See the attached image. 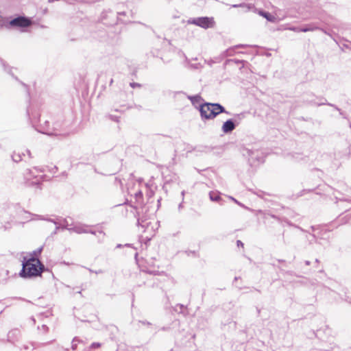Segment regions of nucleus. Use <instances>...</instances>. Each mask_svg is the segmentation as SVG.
<instances>
[{"mask_svg":"<svg viewBox=\"0 0 351 351\" xmlns=\"http://www.w3.org/2000/svg\"><path fill=\"white\" fill-rule=\"evenodd\" d=\"M42 248L34 250L31 254V257L23 263V268L20 272V276L23 278H31L40 276L44 271L45 267L41 263L38 256H40Z\"/></svg>","mask_w":351,"mask_h":351,"instance_id":"nucleus-1","label":"nucleus"},{"mask_svg":"<svg viewBox=\"0 0 351 351\" xmlns=\"http://www.w3.org/2000/svg\"><path fill=\"white\" fill-rule=\"evenodd\" d=\"M200 114L206 119H214L224 111V108L218 104L206 103L200 106Z\"/></svg>","mask_w":351,"mask_h":351,"instance_id":"nucleus-2","label":"nucleus"},{"mask_svg":"<svg viewBox=\"0 0 351 351\" xmlns=\"http://www.w3.org/2000/svg\"><path fill=\"white\" fill-rule=\"evenodd\" d=\"M190 24H193L204 29L213 28L215 25V21L213 17H199L189 20L188 21Z\"/></svg>","mask_w":351,"mask_h":351,"instance_id":"nucleus-3","label":"nucleus"},{"mask_svg":"<svg viewBox=\"0 0 351 351\" xmlns=\"http://www.w3.org/2000/svg\"><path fill=\"white\" fill-rule=\"evenodd\" d=\"M10 25L12 27H27L32 25V21L26 17L19 16L10 21Z\"/></svg>","mask_w":351,"mask_h":351,"instance_id":"nucleus-4","label":"nucleus"},{"mask_svg":"<svg viewBox=\"0 0 351 351\" xmlns=\"http://www.w3.org/2000/svg\"><path fill=\"white\" fill-rule=\"evenodd\" d=\"M140 183H134L133 187L130 189L129 193H131V195H134L136 201L139 202L143 200V195L142 191L139 189Z\"/></svg>","mask_w":351,"mask_h":351,"instance_id":"nucleus-5","label":"nucleus"},{"mask_svg":"<svg viewBox=\"0 0 351 351\" xmlns=\"http://www.w3.org/2000/svg\"><path fill=\"white\" fill-rule=\"evenodd\" d=\"M234 123L231 120H228L223 123L222 126V130L223 132L228 133L232 132L234 129Z\"/></svg>","mask_w":351,"mask_h":351,"instance_id":"nucleus-6","label":"nucleus"},{"mask_svg":"<svg viewBox=\"0 0 351 351\" xmlns=\"http://www.w3.org/2000/svg\"><path fill=\"white\" fill-rule=\"evenodd\" d=\"M260 14L263 17L266 18L269 21H273L274 17L267 12H260Z\"/></svg>","mask_w":351,"mask_h":351,"instance_id":"nucleus-7","label":"nucleus"},{"mask_svg":"<svg viewBox=\"0 0 351 351\" xmlns=\"http://www.w3.org/2000/svg\"><path fill=\"white\" fill-rule=\"evenodd\" d=\"M101 346V344L99 343H93L91 344L90 348H98Z\"/></svg>","mask_w":351,"mask_h":351,"instance_id":"nucleus-8","label":"nucleus"},{"mask_svg":"<svg viewBox=\"0 0 351 351\" xmlns=\"http://www.w3.org/2000/svg\"><path fill=\"white\" fill-rule=\"evenodd\" d=\"M210 198L212 200L218 201L220 199V197L218 195L215 196V197H213V196H210Z\"/></svg>","mask_w":351,"mask_h":351,"instance_id":"nucleus-9","label":"nucleus"},{"mask_svg":"<svg viewBox=\"0 0 351 351\" xmlns=\"http://www.w3.org/2000/svg\"><path fill=\"white\" fill-rule=\"evenodd\" d=\"M237 245L243 247V243L241 241H237Z\"/></svg>","mask_w":351,"mask_h":351,"instance_id":"nucleus-10","label":"nucleus"},{"mask_svg":"<svg viewBox=\"0 0 351 351\" xmlns=\"http://www.w3.org/2000/svg\"><path fill=\"white\" fill-rule=\"evenodd\" d=\"M310 30H313V29H301L302 32H307V31H310Z\"/></svg>","mask_w":351,"mask_h":351,"instance_id":"nucleus-11","label":"nucleus"}]
</instances>
